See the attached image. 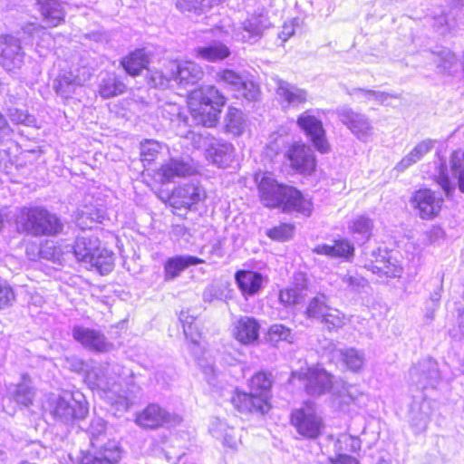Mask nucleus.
<instances>
[{"instance_id":"nucleus-1","label":"nucleus","mask_w":464,"mask_h":464,"mask_svg":"<svg viewBox=\"0 0 464 464\" xmlns=\"http://www.w3.org/2000/svg\"><path fill=\"white\" fill-rule=\"evenodd\" d=\"M255 179L264 206L280 208L284 212L311 214V201L294 187L279 184L269 173H257Z\"/></svg>"},{"instance_id":"nucleus-2","label":"nucleus","mask_w":464,"mask_h":464,"mask_svg":"<svg viewBox=\"0 0 464 464\" xmlns=\"http://www.w3.org/2000/svg\"><path fill=\"white\" fill-rule=\"evenodd\" d=\"M225 102V97L215 86L207 85L191 92L188 104L196 123L210 128L218 122Z\"/></svg>"},{"instance_id":"nucleus-3","label":"nucleus","mask_w":464,"mask_h":464,"mask_svg":"<svg viewBox=\"0 0 464 464\" xmlns=\"http://www.w3.org/2000/svg\"><path fill=\"white\" fill-rule=\"evenodd\" d=\"M16 223L27 234L54 236L62 232L63 225L60 218L41 207L23 208L16 216Z\"/></svg>"},{"instance_id":"nucleus-4","label":"nucleus","mask_w":464,"mask_h":464,"mask_svg":"<svg viewBox=\"0 0 464 464\" xmlns=\"http://www.w3.org/2000/svg\"><path fill=\"white\" fill-rule=\"evenodd\" d=\"M43 408L44 412L54 420L63 423L72 422L75 419H82L88 413L86 404L75 399L71 393L52 394L44 401Z\"/></svg>"},{"instance_id":"nucleus-5","label":"nucleus","mask_w":464,"mask_h":464,"mask_svg":"<svg viewBox=\"0 0 464 464\" xmlns=\"http://www.w3.org/2000/svg\"><path fill=\"white\" fill-rule=\"evenodd\" d=\"M291 423L298 434L310 440L317 439L324 429L322 416L312 404L295 410L291 414Z\"/></svg>"},{"instance_id":"nucleus-6","label":"nucleus","mask_w":464,"mask_h":464,"mask_svg":"<svg viewBox=\"0 0 464 464\" xmlns=\"http://www.w3.org/2000/svg\"><path fill=\"white\" fill-rule=\"evenodd\" d=\"M218 80L227 84L237 98H244L253 102L260 96L259 86L246 76L237 73L233 70L225 69L218 74Z\"/></svg>"},{"instance_id":"nucleus-7","label":"nucleus","mask_w":464,"mask_h":464,"mask_svg":"<svg viewBox=\"0 0 464 464\" xmlns=\"http://www.w3.org/2000/svg\"><path fill=\"white\" fill-rule=\"evenodd\" d=\"M302 381L307 394L320 396L333 388V376L321 368H308L305 372H293L292 380Z\"/></svg>"},{"instance_id":"nucleus-8","label":"nucleus","mask_w":464,"mask_h":464,"mask_svg":"<svg viewBox=\"0 0 464 464\" xmlns=\"http://www.w3.org/2000/svg\"><path fill=\"white\" fill-rule=\"evenodd\" d=\"M440 379L438 362L431 358H425L414 364L409 373V381L416 389L435 388Z\"/></svg>"},{"instance_id":"nucleus-9","label":"nucleus","mask_w":464,"mask_h":464,"mask_svg":"<svg viewBox=\"0 0 464 464\" xmlns=\"http://www.w3.org/2000/svg\"><path fill=\"white\" fill-rule=\"evenodd\" d=\"M297 125L319 152L330 151V144L326 139L323 122L313 115L310 110L305 111L298 117Z\"/></svg>"},{"instance_id":"nucleus-10","label":"nucleus","mask_w":464,"mask_h":464,"mask_svg":"<svg viewBox=\"0 0 464 464\" xmlns=\"http://www.w3.org/2000/svg\"><path fill=\"white\" fill-rule=\"evenodd\" d=\"M20 40L13 35L0 36V64L8 72L20 69L24 62Z\"/></svg>"},{"instance_id":"nucleus-11","label":"nucleus","mask_w":464,"mask_h":464,"mask_svg":"<svg viewBox=\"0 0 464 464\" xmlns=\"http://www.w3.org/2000/svg\"><path fill=\"white\" fill-rule=\"evenodd\" d=\"M136 422L143 428L156 429L163 425H177L181 422V417L152 403L137 416Z\"/></svg>"},{"instance_id":"nucleus-12","label":"nucleus","mask_w":464,"mask_h":464,"mask_svg":"<svg viewBox=\"0 0 464 464\" xmlns=\"http://www.w3.org/2000/svg\"><path fill=\"white\" fill-rule=\"evenodd\" d=\"M339 120L357 137L358 140L367 142L373 134V127L370 120L362 113L353 111L350 108H342L337 111Z\"/></svg>"},{"instance_id":"nucleus-13","label":"nucleus","mask_w":464,"mask_h":464,"mask_svg":"<svg viewBox=\"0 0 464 464\" xmlns=\"http://www.w3.org/2000/svg\"><path fill=\"white\" fill-rule=\"evenodd\" d=\"M290 167L296 172L310 175L316 167V160L311 147L304 143L293 144L286 152Z\"/></svg>"},{"instance_id":"nucleus-14","label":"nucleus","mask_w":464,"mask_h":464,"mask_svg":"<svg viewBox=\"0 0 464 464\" xmlns=\"http://www.w3.org/2000/svg\"><path fill=\"white\" fill-rule=\"evenodd\" d=\"M72 335L76 342L92 352L103 353L111 347L105 335L96 329L75 325L72 330Z\"/></svg>"},{"instance_id":"nucleus-15","label":"nucleus","mask_w":464,"mask_h":464,"mask_svg":"<svg viewBox=\"0 0 464 464\" xmlns=\"http://www.w3.org/2000/svg\"><path fill=\"white\" fill-rule=\"evenodd\" d=\"M443 199L428 188L420 189L411 198V206L422 219H430L440 211Z\"/></svg>"},{"instance_id":"nucleus-16","label":"nucleus","mask_w":464,"mask_h":464,"mask_svg":"<svg viewBox=\"0 0 464 464\" xmlns=\"http://www.w3.org/2000/svg\"><path fill=\"white\" fill-rule=\"evenodd\" d=\"M206 198L204 188L198 183H188L176 188L170 197L169 202L175 208H190Z\"/></svg>"},{"instance_id":"nucleus-17","label":"nucleus","mask_w":464,"mask_h":464,"mask_svg":"<svg viewBox=\"0 0 464 464\" xmlns=\"http://www.w3.org/2000/svg\"><path fill=\"white\" fill-rule=\"evenodd\" d=\"M169 68L172 80L184 88L198 83L204 75L202 68L191 61L172 62Z\"/></svg>"},{"instance_id":"nucleus-18","label":"nucleus","mask_w":464,"mask_h":464,"mask_svg":"<svg viewBox=\"0 0 464 464\" xmlns=\"http://www.w3.org/2000/svg\"><path fill=\"white\" fill-rule=\"evenodd\" d=\"M266 18L262 14H252L232 31L235 40L254 44L263 35Z\"/></svg>"},{"instance_id":"nucleus-19","label":"nucleus","mask_w":464,"mask_h":464,"mask_svg":"<svg viewBox=\"0 0 464 464\" xmlns=\"http://www.w3.org/2000/svg\"><path fill=\"white\" fill-rule=\"evenodd\" d=\"M276 94L283 109L298 107L308 100V92L305 89L281 79L276 82Z\"/></svg>"},{"instance_id":"nucleus-20","label":"nucleus","mask_w":464,"mask_h":464,"mask_svg":"<svg viewBox=\"0 0 464 464\" xmlns=\"http://www.w3.org/2000/svg\"><path fill=\"white\" fill-rule=\"evenodd\" d=\"M231 402L238 411L243 413L265 414L270 410L269 401L251 391L248 393L237 391L231 398Z\"/></svg>"},{"instance_id":"nucleus-21","label":"nucleus","mask_w":464,"mask_h":464,"mask_svg":"<svg viewBox=\"0 0 464 464\" xmlns=\"http://www.w3.org/2000/svg\"><path fill=\"white\" fill-rule=\"evenodd\" d=\"M99 246L100 241L97 237L83 233L76 237L74 245L66 246V252H72L79 262L88 265L99 251Z\"/></svg>"},{"instance_id":"nucleus-22","label":"nucleus","mask_w":464,"mask_h":464,"mask_svg":"<svg viewBox=\"0 0 464 464\" xmlns=\"http://www.w3.org/2000/svg\"><path fill=\"white\" fill-rule=\"evenodd\" d=\"M194 173V168L188 160L170 159L159 169L157 176L161 183L173 181L176 178H185Z\"/></svg>"},{"instance_id":"nucleus-23","label":"nucleus","mask_w":464,"mask_h":464,"mask_svg":"<svg viewBox=\"0 0 464 464\" xmlns=\"http://www.w3.org/2000/svg\"><path fill=\"white\" fill-rule=\"evenodd\" d=\"M110 365L95 364L86 370L85 381L92 388H97L107 393L115 391L116 382L109 376Z\"/></svg>"},{"instance_id":"nucleus-24","label":"nucleus","mask_w":464,"mask_h":464,"mask_svg":"<svg viewBox=\"0 0 464 464\" xmlns=\"http://www.w3.org/2000/svg\"><path fill=\"white\" fill-rule=\"evenodd\" d=\"M259 328L254 317L241 316L233 324V335L241 343L252 344L258 339Z\"/></svg>"},{"instance_id":"nucleus-25","label":"nucleus","mask_w":464,"mask_h":464,"mask_svg":"<svg viewBox=\"0 0 464 464\" xmlns=\"http://www.w3.org/2000/svg\"><path fill=\"white\" fill-rule=\"evenodd\" d=\"M235 280L242 295L247 299L259 293L264 277L262 274L256 271L239 270L235 274Z\"/></svg>"},{"instance_id":"nucleus-26","label":"nucleus","mask_w":464,"mask_h":464,"mask_svg":"<svg viewBox=\"0 0 464 464\" xmlns=\"http://www.w3.org/2000/svg\"><path fill=\"white\" fill-rule=\"evenodd\" d=\"M202 263V259L192 256H175L169 257L163 265L164 281H173L188 267Z\"/></svg>"},{"instance_id":"nucleus-27","label":"nucleus","mask_w":464,"mask_h":464,"mask_svg":"<svg viewBox=\"0 0 464 464\" xmlns=\"http://www.w3.org/2000/svg\"><path fill=\"white\" fill-rule=\"evenodd\" d=\"M431 412L430 402L426 399H423L420 403H412L410 411V423L415 434L426 431Z\"/></svg>"},{"instance_id":"nucleus-28","label":"nucleus","mask_w":464,"mask_h":464,"mask_svg":"<svg viewBox=\"0 0 464 464\" xmlns=\"http://www.w3.org/2000/svg\"><path fill=\"white\" fill-rule=\"evenodd\" d=\"M120 459V448L116 442L110 441L98 452L84 454L81 459V464H117Z\"/></svg>"},{"instance_id":"nucleus-29","label":"nucleus","mask_w":464,"mask_h":464,"mask_svg":"<svg viewBox=\"0 0 464 464\" xmlns=\"http://www.w3.org/2000/svg\"><path fill=\"white\" fill-rule=\"evenodd\" d=\"M206 155L216 166L227 168L233 160L234 147L232 144L216 138Z\"/></svg>"},{"instance_id":"nucleus-30","label":"nucleus","mask_w":464,"mask_h":464,"mask_svg":"<svg viewBox=\"0 0 464 464\" xmlns=\"http://www.w3.org/2000/svg\"><path fill=\"white\" fill-rule=\"evenodd\" d=\"M84 81V79H82L72 71H70L57 77L54 81L53 88L59 96L68 99L72 96L79 86L83 84Z\"/></svg>"},{"instance_id":"nucleus-31","label":"nucleus","mask_w":464,"mask_h":464,"mask_svg":"<svg viewBox=\"0 0 464 464\" xmlns=\"http://www.w3.org/2000/svg\"><path fill=\"white\" fill-rule=\"evenodd\" d=\"M314 252L330 257L348 259L350 256H353L354 246L348 239L341 238L334 240L333 245H318L314 247Z\"/></svg>"},{"instance_id":"nucleus-32","label":"nucleus","mask_w":464,"mask_h":464,"mask_svg":"<svg viewBox=\"0 0 464 464\" xmlns=\"http://www.w3.org/2000/svg\"><path fill=\"white\" fill-rule=\"evenodd\" d=\"M37 5L48 26H57L63 20V8L57 0H37Z\"/></svg>"},{"instance_id":"nucleus-33","label":"nucleus","mask_w":464,"mask_h":464,"mask_svg":"<svg viewBox=\"0 0 464 464\" xmlns=\"http://www.w3.org/2000/svg\"><path fill=\"white\" fill-rule=\"evenodd\" d=\"M435 140L427 139L419 142L401 161L396 165L398 171H404L411 166L420 161L434 147Z\"/></svg>"},{"instance_id":"nucleus-34","label":"nucleus","mask_w":464,"mask_h":464,"mask_svg":"<svg viewBox=\"0 0 464 464\" xmlns=\"http://www.w3.org/2000/svg\"><path fill=\"white\" fill-rule=\"evenodd\" d=\"M150 57L144 49H137L122 59L121 65L126 72L131 76H137L143 69L147 68Z\"/></svg>"},{"instance_id":"nucleus-35","label":"nucleus","mask_w":464,"mask_h":464,"mask_svg":"<svg viewBox=\"0 0 464 464\" xmlns=\"http://www.w3.org/2000/svg\"><path fill=\"white\" fill-rule=\"evenodd\" d=\"M369 268L380 277H400L402 273V267L397 264L395 259L388 256L387 253L385 256H382V258L372 262Z\"/></svg>"},{"instance_id":"nucleus-36","label":"nucleus","mask_w":464,"mask_h":464,"mask_svg":"<svg viewBox=\"0 0 464 464\" xmlns=\"http://www.w3.org/2000/svg\"><path fill=\"white\" fill-rule=\"evenodd\" d=\"M125 90V84L114 72L106 73L99 83V94L103 99H110L120 95L123 93Z\"/></svg>"},{"instance_id":"nucleus-37","label":"nucleus","mask_w":464,"mask_h":464,"mask_svg":"<svg viewBox=\"0 0 464 464\" xmlns=\"http://www.w3.org/2000/svg\"><path fill=\"white\" fill-rule=\"evenodd\" d=\"M334 285L343 292H358L367 285V281L357 273L347 272L336 276Z\"/></svg>"},{"instance_id":"nucleus-38","label":"nucleus","mask_w":464,"mask_h":464,"mask_svg":"<svg viewBox=\"0 0 464 464\" xmlns=\"http://www.w3.org/2000/svg\"><path fill=\"white\" fill-rule=\"evenodd\" d=\"M198 58L216 63L228 57L229 48L222 43H214L208 46L198 47L195 50Z\"/></svg>"},{"instance_id":"nucleus-39","label":"nucleus","mask_w":464,"mask_h":464,"mask_svg":"<svg viewBox=\"0 0 464 464\" xmlns=\"http://www.w3.org/2000/svg\"><path fill=\"white\" fill-rule=\"evenodd\" d=\"M440 73L454 75L459 72L460 64L456 55L449 49L440 51L434 58Z\"/></svg>"},{"instance_id":"nucleus-40","label":"nucleus","mask_w":464,"mask_h":464,"mask_svg":"<svg viewBox=\"0 0 464 464\" xmlns=\"http://www.w3.org/2000/svg\"><path fill=\"white\" fill-rule=\"evenodd\" d=\"M11 398L20 405L28 407L32 404L34 392L31 386L28 376L23 375L22 382L10 390Z\"/></svg>"},{"instance_id":"nucleus-41","label":"nucleus","mask_w":464,"mask_h":464,"mask_svg":"<svg viewBox=\"0 0 464 464\" xmlns=\"http://www.w3.org/2000/svg\"><path fill=\"white\" fill-rule=\"evenodd\" d=\"M226 131L234 135H241L246 129V119L243 112L236 108H229L225 118Z\"/></svg>"},{"instance_id":"nucleus-42","label":"nucleus","mask_w":464,"mask_h":464,"mask_svg":"<svg viewBox=\"0 0 464 464\" xmlns=\"http://www.w3.org/2000/svg\"><path fill=\"white\" fill-rule=\"evenodd\" d=\"M88 266L95 267L102 275L108 274L113 268L112 252L99 246V251L95 253Z\"/></svg>"},{"instance_id":"nucleus-43","label":"nucleus","mask_w":464,"mask_h":464,"mask_svg":"<svg viewBox=\"0 0 464 464\" xmlns=\"http://www.w3.org/2000/svg\"><path fill=\"white\" fill-rule=\"evenodd\" d=\"M271 386V375L266 372H257L249 381L250 391L265 397L266 401H269L270 399Z\"/></svg>"},{"instance_id":"nucleus-44","label":"nucleus","mask_w":464,"mask_h":464,"mask_svg":"<svg viewBox=\"0 0 464 464\" xmlns=\"http://www.w3.org/2000/svg\"><path fill=\"white\" fill-rule=\"evenodd\" d=\"M103 219V210L85 207L78 215L77 225L82 230L91 229L93 224L102 223Z\"/></svg>"},{"instance_id":"nucleus-45","label":"nucleus","mask_w":464,"mask_h":464,"mask_svg":"<svg viewBox=\"0 0 464 464\" xmlns=\"http://www.w3.org/2000/svg\"><path fill=\"white\" fill-rule=\"evenodd\" d=\"M342 361L352 372H359L365 361L364 353L355 348H347L340 351Z\"/></svg>"},{"instance_id":"nucleus-46","label":"nucleus","mask_w":464,"mask_h":464,"mask_svg":"<svg viewBox=\"0 0 464 464\" xmlns=\"http://www.w3.org/2000/svg\"><path fill=\"white\" fill-rule=\"evenodd\" d=\"M330 307L327 304V297L324 295H318L309 301L305 314L308 318L320 321Z\"/></svg>"},{"instance_id":"nucleus-47","label":"nucleus","mask_w":464,"mask_h":464,"mask_svg":"<svg viewBox=\"0 0 464 464\" xmlns=\"http://www.w3.org/2000/svg\"><path fill=\"white\" fill-rule=\"evenodd\" d=\"M210 431L212 432L213 436L217 437L218 439L222 437L224 445L229 448L237 447V439L235 434V430L231 427H228L226 423L219 421L216 424H213L210 428Z\"/></svg>"},{"instance_id":"nucleus-48","label":"nucleus","mask_w":464,"mask_h":464,"mask_svg":"<svg viewBox=\"0 0 464 464\" xmlns=\"http://www.w3.org/2000/svg\"><path fill=\"white\" fill-rule=\"evenodd\" d=\"M185 138L190 140L191 145L195 149L204 150L206 153L216 140V138L207 130L202 132H195L189 130L188 131Z\"/></svg>"},{"instance_id":"nucleus-49","label":"nucleus","mask_w":464,"mask_h":464,"mask_svg":"<svg viewBox=\"0 0 464 464\" xmlns=\"http://www.w3.org/2000/svg\"><path fill=\"white\" fill-rule=\"evenodd\" d=\"M221 0H178L177 7L182 11L203 12L217 5Z\"/></svg>"},{"instance_id":"nucleus-50","label":"nucleus","mask_w":464,"mask_h":464,"mask_svg":"<svg viewBox=\"0 0 464 464\" xmlns=\"http://www.w3.org/2000/svg\"><path fill=\"white\" fill-rule=\"evenodd\" d=\"M372 227L373 221L365 216L355 218L349 225L352 233L361 235L365 240L370 238Z\"/></svg>"},{"instance_id":"nucleus-51","label":"nucleus","mask_w":464,"mask_h":464,"mask_svg":"<svg viewBox=\"0 0 464 464\" xmlns=\"http://www.w3.org/2000/svg\"><path fill=\"white\" fill-rule=\"evenodd\" d=\"M159 110L161 116L170 121L187 123V116L184 114L182 108L176 102H165Z\"/></svg>"},{"instance_id":"nucleus-52","label":"nucleus","mask_w":464,"mask_h":464,"mask_svg":"<svg viewBox=\"0 0 464 464\" xmlns=\"http://www.w3.org/2000/svg\"><path fill=\"white\" fill-rule=\"evenodd\" d=\"M305 296V290L298 286L283 289L279 294L280 302L286 306L303 302Z\"/></svg>"},{"instance_id":"nucleus-53","label":"nucleus","mask_w":464,"mask_h":464,"mask_svg":"<svg viewBox=\"0 0 464 464\" xmlns=\"http://www.w3.org/2000/svg\"><path fill=\"white\" fill-rule=\"evenodd\" d=\"M349 94L357 96L358 98H364L366 100H374L380 104H384L388 98H399L398 94H390L384 92H377L362 88H354L349 92Z\"/></svg>"},{"instance_id":"nucleus-54","label":"nucleus","mask_w":464,"mask_h":464,"mask_svg":"<svg viewBox=\"0 0 464 464\" xmlns=\"http://www.w3.org/2000/svg\"><path fill=\"white\" fill-rule=\"evenodd\" d=\"M320 322L328 330L341 328L345 324L344 314L336 308L330 307Z\"/></svg>"},{"instance_id":"nucleus-55","label":"nucleus","mask_w":464,"mask_h":464,"mask_svg":"<svg viewBox=\"0 0 464 464\" xmlns=\"http://www.w3.org/2000/svg\"><path fill=\"white\" fill-rule=\"evenodd\" d=\"M179 320L183 324V332L187 339H189L193 344H198L200 334L197 326L193 324L194 318L188 316V313L181 312Z\"/></svg>"},{"instance_id":"nucleus-56","label":"nucleus","mask_w":464,"mask_h":464,"mask_svg":"<svg viewBox=\"0 0 464 464\" xmlns=\"http://www.w3.org/2000/svg\"><path fill=\"white\" fill-rule=\"evenodd\" d=\"M295 227L291 224L283 223L279 226L267 229L266 236L273 240L286 241L294 235Z\"/></svg>"},{"instance_id":"nucleus-57","label":"nucleus","mask_w":464,"mask_h":464,"mask_svg":"<svg viewBox=\"0 0 464 464\" xmlns=\"http://www.w3.org/2000/svg\"><path fill=\"white\" fill-rule=\"evenodd\" d=\"M7 115L14 124L33 126L35 123V118L25 110L11 107L7 110Z\"/></svg>"},{"instance_id":"nucleus-58","label":"nucleus","mask_w":464,"mask_h":464,"mask_svg":"<svg viewBox=\"0 0 464 464\" xmlns=\"http://www.w3.org/2000/svg\"><path fill=\"white\" fill-rule=\"evenodd\" d=\"M268 335L271 342L286 341L293 343L294 336L290 328L283 324H273L268 330Z\"/></svg>"},{"instance_id":"nucleus-59","label":"nucleus","mask_w":464,"mask_h":464,"mask_svg":"<svg viewBox=\"0 0 464 464\" xmlns=\"http://www.w3.org/2000/svg\"><path fill=\"white\" fill-rule=\"evenodd\" d=\"M160 144L153 140H147L140 145V156L142 161L150 162L154 160L159 153Z\"/></svg>"},{"instance_id":"nucleus-60","label":"nucleus","mask_w":464,"mask_h":464,"mask_svg":"<svg viewBox=\"0 0 464 464\" xmlns=\"http://www.w3.org/2000/svg\"><path fill=\"white\" fill-rule=\"evenodd\" d=\"M106 430V422L102 418L95 417L92 420L88 432L91 436V443L94 446V440L102 436Z\"/></svg>"},{"instance_id":"nucleus-61","label":"nucleus","mask_w":464,"mask_h":464,"mask_svg":"<svg viewBox=\"0 0 464 464\" xmlns=\"http://www.w3.org/2000/svg\"><path fill=\"white\" fill-rule=\"evenodd\" d=\"M14 300L13 289L6 284H0V309H4L12 304Z\"/></svg>"},{"instance_id":"nucleus-62","label":"nucleus","mask_w":464,"mask_h":464,"mask_svg":"<svg viewBox=\"0 0 464 464\" xmlns=\"http://www.w3.org/2000/svg\"><path fill=\"white\" fill-rule=\"evenodd\" d=\"M48 249H51V247H48L47 246L43 249H39L36 245H30L26 247V256L30 260H35L37 256L44 258H51L54 256V252H49Z\"/></svg>"},{"instance_id":"nucleus-63","label":"nucleus","mask_w":464,"mask_h":464,"mask_svg":"<svg viewBox=\"0 0 464 464\" xmlns=\"http://www.w3.org/2000/svg\"><path fill=\"white\" fill-rule=\"evenodd\" d=\"M451 170L459 178V172L464 170V150L454 151L450 157Z\"/></svg>"},{"instance_id":"nucleus-64","label":"nucleus","mask_w":464,"mask_h":464,"mask_svg":"<svg viewBox=\"0 0 464 464\" xmlns=\"http://www.w3.org/2000/svg\"><path fill=\"white\" fill-rule=\"evenodd\" d=\"M24 32L25 34H28L32 38L40 37L42 36L44 40H50L51 35L49 33L45 32V30L41 27L39 24L34 23L27 24L24 28Z\"/></svg>"}]
</instances>
